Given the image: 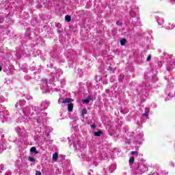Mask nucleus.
<instances>
[{"label":"nucleus","instance_id":"9","mask_svg":"<svg viewBox=\"0 0 175 175\" xmlns=\"http://www.w3.org/2000/svg\"><path fill=\"white\" fill-rule=\"evenodd\" d=\"M125 43H126V40H125V39L120 40V44H121V46H124Z\"/></svg>","mask_w":175,"mask_h":175},{"label":"nucleus","instance_id":"2","mask_svg":"<svg viewBox=\"0 0 175 175\" xmlns=\"http://www.w3.org/2000/svg\"><path fill=\"white\" fill-rule=\"evenodd\" d=\"M25 103V100H21L19 102H18L16 104V108L18 109V110H21V109H23V105Z\"/></svg>","mask_w":175,"mask_h":175},{"label":"nucleus","instance_id":"12","mask_svg":"<svg viewBox=\"0 0 175 175\" xmlns=\"http://www.w3.org/2000/svg\"><path fill=\"white\" fill-rule=\"evenodd\" d=\"M85 114H87V109H83L82 110V116H84Z\"/></svg>","mask_w":175,"mask_h":175},{"label":"nucleus","instance_id":"19","mask_svg":"<svg viewBox=\"0 0 175 175\" xmlns=\"http://www.w3.org/2000/svg\"><path fill=\"white\" fill-rule=\"evenodd\" d=\"M151 60V55H149L148 57H147V59L146 61H150Z\"/></svg>","mask_w":175,"mask_h":175},{"label":"nucleus","instance_id":"17","mask_svg":"<svg viewBox=\"0 0 175 175\" xmlns=\"http://www.w3.org/2000/svg\"><path fill=\"white\" fill-rule=\"evenodd\" d=\"M145 113H150V109L148 108H146L145 109Z\"/></svg>","mask_w":175,"mask_h":175},{"label":"nucleus","instance_id":"3","mask_svg":"<svg viewBox=\"0 0 175 175\" xmlns=\"http://www.w3.org/2000/svg\"><path fill=\"white\" fill-rule=\"evenodd\" d=\"M52 159L54 162H57V160L58 159V152H55L53 154Z\"/></svg>","mask_w":175,"mask_h":175},{"label":"nucleus","instance_id":"8","mask_svg":"<svg viewBox=\"0 0 175 175\" xmlns=\"http://www.w3.org/2000/svg\"><path fill=\"white\" fill-rule=\"evenodd\" d=\"M31 152H34L35 154H38V151L36 150V148L35 147H32L30 149Z\"/></svg>","mask_w":175,"mask_h":175},{"label":"nucleus","instance_id":"4","mask_svg":"<svg viewBox=\"0 0 175 175\" xmlns=\"http://www.w3.org/2000/svg\"><path fill=\"white\" fill-rule=\"evenodd\" d=\"M68 111H73V104L69 103L68 105Z\"/></svg>","mask_w":175,"mask_h":175},{"label":"nucleus","instance_id":"7","mask_svg":"<svg viewBox=\"0 0 175 175\" xmlns=\"http://www.w3.org/2000/svg\"><path fill=\"white\" fill-rule=\"evenodd\" d=\"M65 20H66V21H67L68 23H70V20H72V18L70 17V16L67 15V16H66Z\"/></svg>","mask_w":175,"mask_h":175},{"label":"nucleus","instance_id":"6","mask_svg":"<svg viewBox=\"0 0 175 175\" xmlns=\"http://www.w3.org/2000/svg\"><path fill=\"white\" fill-rule=\"evenodd\" d=\"M90 100H91V98L88 97V98L83 100V103H90Z\"/></svg>","mask_w":175,"mask_h":175},{"label":"nucleus","instance_id":"16","mask_svg":"<svg viewBox=\"0 0 175 175\" xmlns=\"http://www.w3.org/2000/svg\"><path fill=\"white\" fill-rule=\"evenodd\" d=\"M144 117H148V113L147 112H145L144 113H143L142 115Z\"/></svg>","mask_w":175,"mask_h":175},{"label":"nucleus","instance_id":"21","mask_svg":"<svg viewBox=\"0 0 175 175\" xmlns=\"http://www.w3.org/2000/svg\"><path fill=\"white\" fill-rule=\"evenodd\" d=\"M0 148H1L0 152H2V149L3 148V146H0Z\"/></svg>","mask_w":175,"mask_h":175},{"label":"nucleus","instance_id":"1","mask_svg":"<svg viewBox=\"0 0 175 175\" xmlns=\"http://www.w3.org/2000/svg\"><path fill=\"white\" fill-rule=\"evenodd\" d=\"M141 170V172H137V174H143L144 172H147L148 170V168L146 165H141L139 167L138 171Z\"/></svg>","mask_w":175,"mask_h":175},{"label":"nucleus","instance_id":"18","mask_svg":"<svg viewBox=\"0 0 175 175\" xmlns=\"http://www.w3.org/2000/svg\"><path fill=\"white\" fill-rule=\"evenodd\" d=\"M36 175H42V172H40V171H37L36 172Z\"/></svg>","mask_w":175,"mask_h":175},{"label":"nucleus","instance_id":"14","mask_svg":"<svg viewBox=\"0 0 175 175\" xmlns=\"http://www.w3.org/2000/svg\"><path fill=\"white\" fill-rule=\"evenodd\" d=\"M26 98L27 100H31L32 99V97L30 95H26Z\"/></svg>","mask_w":175,"mask_h":175},{"label":"nucleus","instance_id":"15","mask_svg":"<svg viewBox=\"0 0 175 175\" xmlns=\"http://www.w3.org/2000/svg\"><path fill=\"white\" fill-rule=\"evenodd\" d=\"M116 24H117V25H122V23L121 21H118L116 22Z\"/></svg>","mask_w":175,"mask_h":175},{"label":"nucleus","instance_id":"23","mask_svg":"<svg viewBox=\"0 0 175 175\" xmlns=\"http://www.w3.org/2000/svg\"><path fill=\"white\" fill-rule=\"evenodd\" d=\"M100 159H105V157H103V156H101Z\"/></svg>","mask_w":175,"mask_h":175},{"label":"nucleus","instance_id":"11","mask_svg":"<svg viewBox=\"0 0 175 175\" xmlns=\"http://www.w3.org/2000/svg\"><path fill=\"white\" fill-rule=\"evenodd\" d=\"M101 134H102V131H98L94 133V135L96 136H100Z\"/></svg>","mask_w":175,"mask_h":175},{"label":"nucleus","instance_id":"24","mask_svg":"<svg viewBox=\"0 0 175 175\" xmlns=\"http://www.w3.org/2000/svg\"><path fill=\"white\" fill-rule=\"evenodd\" d=\"M1 70H2V67L0 66V72H1Z\"/></svg>","mask_w":175,"mask_h":175},{"label":"nucleus","instance_id":"22","mask_svg":"<svg viewBox=\"0 0 175 175\" xmlns=\"http://www.w3.org/2000/svg\"><path fill=\"white\" fill-rule=\"evenodd\" d=\"M131 154H136V152L135 151H133V152H131Z\"/></svg>","mask_w":175,"mask_h":175},{"label":"nucleus","instance_id":"10","mask_svg":"<svg viewBox=\"0 0 175 175\" xmlns=\"http://www.w3.org/2000/svg\"><path fill=\"white\" fill-rule=\"evenodd\" d=\"M133 162H135V157H131L129 159L130 165H133Z\"/></svg>","mask_w":175,"mask_h":175},{"label":"nucleus","instance_id":"5","mask_svg":"<svg viewBox=\"0 0 175 175\" xmlns=\"http://www.w3.org/2000/svg\"><path fill=\"white\" fill-rule=\"evenodd\" d=\"M73 100H72V98H65L62 103H70V102H72Z\"/></svg>","mask_w":175,"mask_h":175},{"label":"nucleus","instance_id":"20","mask_svg":"<svg viewBox=\"0 0 175 175\" xmlns=\"http://www.w3.org/2000/svg\"><path fill=\"white\" fill-rule=\"evenodd\" d=\"M91 128H93V129H94L96 128V126H95L94 124H92Z\"/></svg>","mask_w":175,"mask_h":175},{"label":"nucleus","instance_id":"13","mask_svg":"<svg viewBox=\"0 0 175 175\" xmlns=\"http://www.w3.org/2000/svg\"><path fill=\"white\" fill-rule=\"evenodd\" d=\"M29 160L30 161V162H35V158L33 157H29Z\"/></svg>","mask_w":175,"mask_h":175},{"label":"nucleus","instance_id":"25","mask_svg":"<svg viewBox=\"0 0 175 175\" xmlns=\"http://www.w3.org/2000/svg\"><path fill=\"white\" fill-rule=\"evenodd\" d=\"M173 1V2H174V3H175V0H172Z\"/></svg>","mask_w":175,"mask_h":175}]
</instances>
